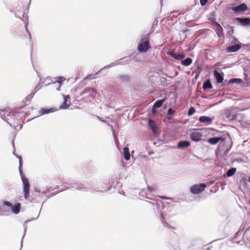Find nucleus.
<instances>
[{
    "label": "nucleus",
    "mask_w": 250,
    "mask_h": 250,
    "mask_svg": "<svg viewBox=\"0 0 250 250\" xmlns=\"http://www.w3.org/2000/svg\"><path fill=\"white\" fill-rule=\"evenodd\" d=\"M0 115L4 120L16 130H20L22 128L21 120L24 116V112L6 109L0 113Z\"/></svg>",
    "instance_id": "f257e3e1"
},
{
    "label": "nucleus",
    "mask_w": 250,
    "mask_h": 250,
    "mask_svg": "<svg viewBox=\"0 0 250 250\" xmlns=\"http://www.w3.org/2000/svg\"><path fill=\"white\" fill-rule=\"evenodd\" d=\"M19 159V169L21 176V178L23 184V192L24 197L25 199H27L29 197V190H30V185L28 182V180L26 178L22 170V157L21 156H17Z\"/></svg>",
    "instance_id": "f03ea898"
},
{
    "label": "nucleus",
    "mask_w": 250,
    "mask_h": 250,
    "mask_svg": "<svg viewBox=\"0 0 250 250\" xmlns=\"http://www.w3.org/2000/svg\"><path fill=\"white\" fill-rule=\"evenodd\" d=\"M21 205L20 203H16L14 206L8 201L3 202L1 206L0 207V214L3 215V211H8L11 208V211L14 214H18L21 210Z\"/></svg>",
    "instance_id": "7ed1b4c3"
},
{
    "label": "nucleus",
    "mask_w": 250,
    "mask_h": 250,
    "mask_svg": "<svg viewBox=\"0 0 250 250\" xmlns=\"http://www.w3.org/2000/svg\"><path fill=\"white\" fill-rule=\"evenodd\" d=\"M149 37L148 35L143 36L138 45L137 49L140 52H146L151 46L149 44Z\"/></svg>",
    "instance_id": "20e7f679"
},
{
    "label": "nucleus",
    "mask_w": 250,
    "mask_h": 250,
    "mask_svg": "<svg viewBox=\"0 0 250 250\" xmlns=\"http://www.w3.org/2000/svg\"><path fill=\"white\" fill-rule=\"evenodd\" d=\"M203 136L202 130L200 129H196L190 133L189 135L190 138L194 142H199L201 140Z\"/></svg>",
    "instance_id": "39448f33"
},
{
    "label": "nucleus",
    "mask_w": 250,
    "mask_h": 250,
    "mask_svg": "<svg viewBox=\"0 0 250 250\" xmlns=\"http://www.w3.org/2000/svg\"><path fill=\"white\" fill-rule=\"evenodd\" d=\"M206 187L205 184L194 185L191 187L190 191L194 194H198L204 191Z\"/></svg>",
    "instance_id": "423d86ee"
},
{
    "label": "nucleus",
    "mask_w": 250,
    "mask_h": 250,
    "mask_svg": "<svg viewBox=\"0 0 250 250\" xmlns=\"http://www.w3.org/2000/svg\"><path fill=\"white\" fill-rule=\"evenodd\" d=\"M248 9L247 5L243 3L238 6L233 7L231 9L236 13H240L246 11Z\"/></svg>",
    "instance_id": "0eeeda50"
},
{
    "label": "nucleus",
    "mask_w": 250,
    "mask_h": 250,
    "mask_svg": "<svg viewBox=\"0 0 250 250\" xmlns=\"http://www.w3.org/2000/svg\"><path fill=\"white\" fill-rule=\"evenodd\" d=\"M96 185L97 190L99 191H106L109 189V186L107 184V182L103 183L102 182L99 181L97 182Z\"/></svg>",
    "instance_id": "6e6552de"
},
{
    "label": "nucleus",
    "mask_w": 250,
    "mask_h": 250,
    "mask_svg": "<svg viewBox=\"0 0 250 250\" xmlns=\"http://www.w3.org/2000/svg\"><path fill=\"white\" fill-rule=\"evenodd\" d=\"M94 93V89L92 88H85L82 93V95L84 98H87L89 97L92 98Z\"/></svg>",
    "instance_id": "1a4fd4ad"
},
{
    "label": "nucleus",
    "mask_w": 250,
    "mask_h": 250,
    "mask_svg": "<svg viewBox=\"0 0 250 250\" xmlns=\"http://www.w3.org/2000/svg\"><path fill=\"white\" fill-rule=\"evenodd\" d=\"M130 60H131V59L129 58H126V57L123 58L119 60H117V61H115V62L111 63V64H109L108 65L106 66L105 67L109 68V67H111L112 66H116L117 65L123 64L122 61H123V60H125L126 62V63H127L128 62L130 61Z\"/></svg>",
    "instance_id": "9d476101"
},
{
    "label": "nucleus",
    "mask_w": 250,
    "mask_h": 250,
    "mask_svg": "<svg viewBox=\"0 0 250 250\" xmlns=\"http://www.w3.org/2000/svg\"><path fill=\"white\" fill-rule=\"evenodd\" d=\"M225 139L222 137H213L208 140V142L211 145H216L220 141H224Z\"/></svg>",
    "instance_id": "9b49d317"
},
{
    "label": "nucleus",
    "mask_w": 250,
    "mask_h": 250,
    "mask_svg": "<svg viewBox=\"0 0 250 250\" xmlns=\"http://www.w3.org/2000/svg\"><path fill=\"white\" fill-rule=\"evenodd\" d=\"M171 57L175 59L176 60H180L184 59L185 57V54H178L174 52H169L168 53Z\"/></svg>",
    "instance_id": "f8f14e48"
},
{
    "label": "nucleus",
    "mask_w": 250,
    "mask_h": 250,
    "mask_svg": "<svg viewBox=\"0 0 250 250\" xmlns=\"http://www.w3.org/2000/svg\"><path fill=\"white\" fill-rule=\"evenodd\" d=\"M214 75L218 83H221L223 81V74L220 73L218 71H214Z\"/></svg>",
    "instance_id": "ddd939ff"
},
{
    "label": "nucleus",
    "mask_w": 250,
    "mask_h": 250,
    "mask_svg": "<svg viewBox=\"0 0 250 250\" xmlns=\"http://www.w3.org/2000/svg\"><path fill=\"white\" fill-rule=\"evenodd\" d=\"M199 121L200 123H205L207 125H210L212 122V119L208 116H201Z\"/></svg>",
    "instance_id": "4468645a"
},
{
    "label": "nucleus",
    "mask_w": 250,
    "mask_h": 250,
    "mask_svg": "<svg viewBox=\"0 0 250 250\" xmlns=\"http://www.w3.org/2000/svg\"><path fill=\"white\" fill-rule=\"evenodd\" d=\"M236 20L240 22V23L243 26L248 25L250 24V19L249 18H237Z\"/></svg>",
    "instance_id": "2eb2a0df"
},
{
    "label": "nucleus",
    "mask_w": 250,
    "mask_h": 250,
    "mask_svg": "<svg viewBox=\"0 0 250 250\" xmlns=\"http://www.w3.org/2000/svg\"><path fill=\"white\" fill-rule=\"evenodd\" d=\"M189 142L186 141H180L177 144V147L180 148H187L190 146Z\"/></svg>",
    "instance_id": "dca6fc26"
},
{
    "label": "nucleus",
    "mask_w": 250,
    "mask_h": 250,
    "mask_svg": "<svg viewBox=\"0 0 250 250\" xmlns=\"http://www.w3.org/2000/svg\"><path fill=\"white\" fill-rule=\"evenodd\" d=\"M124 157L125 160L128 161L130 158L129 148L127 146L125 147L123 149Z\"/></svg>",
    "instance_id": "f3484780"
},
{
    "label": "nucleus",
    "mask_w": 250,
    "mask_h": 250,
    "mask_svg": "<svg viewBox=\"0 0 250 250\" xmlns=\"http://www.w3.org/2000/svg\"><path fill=\"white\" fill-rule=\"evenodd\" d=\"M63 98V102L61 107L63 109H66L69 107V104H67V102L70 99V98L69 95L64 96Z\"/></svg>",
    "instance_id": "a211bd4d"
},
{
    "label": "nucleus",
    "mask_w": 250,
    "mask_h": 250,
    "mask_svg": "<svg viewBox=\"0 0 250 250\" xmlns=\"http://www.w3.org/2000/svg\"><path fill=\"white\" fill-rule=\"evenodd\" d=\"M240 45L239 44H236L228 47V51L229 52H234L238 51L240 48Z\"/></svg>",
    "instance_id": "6ab92c4d"
},
{
    "label": "nucleus",
    "mask_w": 250,
    "mask_h": 250,
    "mask_svg": "<svg viewBox=\"0 0 250 250\" xmlns=\"http://www.w3.org/2000/svg\"><path fill=\"white\" fill-rule=\"evenodd\" d=\"M216 34L218 37H221L223 34V28L218 23H216Z\"/></svg>",
    "instance_id": "aec40b11"
},
{
    "label": "nucleus",
    "mask_w": 250,
    "mask_h": 250,
    "mask_svg": "<svg viewBox=\"0 0 250 250\" xmlns=\"http://www.w3.org/2000/svg\"><path fill=\"white\" fill-rule=\"evenodd\" d=\"M36 91H35L34 93H31L29 94L23 100L24 103H25V104H28L30 103V101L31 99L33 98L34 95L35 94Z\"/></svg>",
    "instance_id": "412c9836"
},
{
    "label": "nucleus",
    "mask_w": 250,
    "mask_h": 250,
    "mask_svg": "<svg viewBox=\"0 0 250 250\" xmlns=\"http://www.w3.org/2000/svg\"><path fill=\"white\" fill-rule=\"evenodd\" d=\"M118 78L121 82H127L129 81L130 77L127 75H120L118 77Z\"/></svg>",
    "instance_id": "4be33fe9"
},
{
    "label": "nucleus",
    "mask_w": 250,
    "mask_h": 250,
    "mask_svg": "<svg viewBox=\"0 0 250 250\" xmlns=\"http://www.w3.org/2000/svg\"><path fill=\"white\" fill-rule=\"evenodd\" d=\"M165 101V99L157 101L154 104L153 108H158L160 107Z\"/></svg>",
    "instance_id": "5701e85b"
},
{
    "label": "nucleus",
    "mask_w": 250,
    "mask_h": 250,
    "mask_svg": "<svg viewBox=\"0 0 250 250\" xmlns=\"http://www.w3.org/2000/svg\"><path fill=\"white\" fill-rule=\"evenodd\" d=\"M192 62V59L190 58H187L184 60L181 61V64L184 66H188Z\"/></svg>",
    "instance_id": "b1692460"
},
{
    "label": "nucleus",
    "mask_w": 250,
    "mask_h": 250,
    "mask_svg": "<svg viewBox=\"0 0 250 250\" xmlns=\"http://www.w3.org/2000/svg\"><path fill=\"white\" fill-rule=\"evenodd\" d=\"M148 125L153 132H154L155 131L156 125H155V123L154 121H153L151 119H149L148 121Z\"/></svg>",
    "instance_id": "393cba45"
},
{
    "label": "nucleus",
    "mask_w": 250,
    "mask_h": 250,
    "mask_svg": "<svg viewBox=\"0 0 250 250\" xmlns=\"http://www.w3.org/2000/svg\"><path fill=\"white\" fill-rule=\"evenodd\" d=\"M236 169L234 167H232L229 169L227 172V175L229 177H230L233 175L236 172Z\"/></svg>",
    "instance_id": "a878e982"
},
{
    "label": "nucleus",
    "mask_w": 250,
    "mask_h": 250,
    "mask_svg": "<svg viewBox=\"0 0 250 250\" xmlns=\"http://www.w3.org/2000/svg\"><path fill=\"white\" fill-rule=\"evenodd\" d=\"M203 88L205 90L210 89L212 88V85L209 82H206L203 83Z\"/></svg>",
    "instance_id": "bb28decb"
},
{
    "label": "nucleus",
    "mask_w": 250,
    "mask_h": 250,
    "mask_svg": "<svg viewBox=\"0 0 250 250\" xmlns=\"http://www.w3.org/2000/svg\"><path fill=\"white\" fill-rule=\"evenodd\" d=\"M42 113L44 114H48L49 113L53 112V108H42L41 109Z\"/></svg>",
    "instance_id": "cd10ccee"
},
{
    "label": "nucleus",
    "mask_w": 250,
    "mask_h": 250,
    "mask_svg": "<svg viewBox=\"0 0 250 250\" xmlns=\"http://www.w3.org/2000/svg\"><path fill=\"white\" fill-rule=\"evenodd\" d=\"M195 112V109L194 107H191L189 108L188 111V115L189 116H191L193 115Z\"/></svg>",
    "instance_id": "c85d7f7f"
},
{
    "label": "nucleus",
    "mask_w": 250,
    "mask_h": 250,
    "mask_svg": "<svg viewBox=\"0 0 250 250\" xmlns=\"http://www.w3.org/2000/svg\"><path fill=\"white\" fill-rule=\"evenodd\" d=\"M230 81L231 83H240L242 82V80L240 79H232Z\"/></svg>",
    "instance_id": "c756f323"
},
{
    "label": "nucleus",
    "mask_w": 250,
    "mask_h": 250,
    "mask_svg": "<svg viewBox=\"0 0 250 250\" xmlns=\"http://www.w3.org/2000/svg\"><path fill=\"white\" fill-rule=\"evenodd\" d=\"M65 80V79L62 77H59L57 78V82L59 83L60 85L63 82H64Z\"/></svg>",
    "instance_id": "7c9ffc66"
},
{
    "label": "nucleus",
    "mask_w": 250,
    "mask_h": 250,
    "mask_svg": "<svg viewBox=\"0 0 250 250\" xmlns=\"http://www.w3.org/2000/svg\"><path fill=\"white\" fill-rule=\"evenodd\" d=\"M175 112V110L172 108H169L167 111V114L168 115H172Z\"/></svg>",
    "instance_id": "2f4dec72"
},
{
    "label": "nucleus",
    "mask_w": 250,
    "mask_h": 250,
    "mask_svg": "<svg viewBox=\"0 0 250 250\" xmlns=\"http://www.w3.org/2000/svg\"><path fill=\"white\" fill-rule=\"evenodd\" d=\"M200 0L201 4L202 6H204V5H206V4L208 2V0Z\"/></svg>",
    "instance_id": "473e14b6"
},
{
    "label": "nucleus",
    "mask_w": 250,
    "mask_h": 250,
    "mask_svg": "<svg viewBox=\"0 0 250 250\" xmlns=\"http://www.w3.org/2000/svg\"><path fill=\"white\" fill-rule=\"evenodd\" d=\"M161 220L163 222V223H165L166 222V219L164 215L161 212Z\"/></svg>",
    "instance_id": "72a5a7b5"
},
{
    "label": "nucleus",
    "mask_w": 250,
    "mask_h": 250,
    "mask_svg": "<svg viewBox=\"0 0 250 250\" xmlns=\"http://www.w3.org/2000/svg\"><path fill=\"white\" fill-rule=\"evenodd\" d=\"M233 33V30L232 28L231 27H230L229 28V30L228 31V34L230 35L232 34Z\"/></svg>",
    "instance_id": "f704fd0d"
},
{
    "label": "nucleus",
    "mask_w": 250,
    "mask_h": 250,
    "mask_svg": "<svg viewBox=\"0 0 250 250\" xmlns=\"http://www.w3.org/2000/svg\"><path fill=\"white\" fill-rule=\"evenodd\" d=\"M232 43H237V42H239L237 40V39L236 38H235V37H233V41H232L231 42Z\"/></svg>",
    "instance_id": "c9c22d12"
},
{
    "label": "nucleus",
    "mask_w": 250,
    "mask_h": 250,
    "mask_svg": "<svg viewBox=\"0 0 250 250\" xmlns=\"http://www.w3.org/2000/svg\"><path fill=\"white\" fill-rule=\"evenodd\" d=\"M147 188H148V190H149L150 191H152V188H151V187H147Z\"/></svg>",
    "instance_id": "e433bc0d"
},
{
    "label": "nucleus",
    "mask_w": 250,
    "mask_h": 250,
    "mask_svg": "<svg viewBox=\"0 0 250 250\" xmlns=\"http://www.w3.org/2000/svg\"><path fill=\"white\" fill-rule=\"evenodd\" d=\"M111 128L112 131L114 132L113 128V127L112 125L111 126Z\"/></svg>",
    "instance_id": "4c0bfd02"
},
{
    "label": "nucleus",
    "mask_w": 250,
    "mask_h": 250,
    "mask_svg": "<svg viewBox=\"0 0 250 250\" xmlns=\"http://www.w3.org/2000/svg\"><path fill=\"white\" fill-rule=\"evenodd\" d=\"M18 11H21V12H22V11H23V10H21V9H18Z\"/></svg>",
    "instance_id": "58836bf2"
},
{
    "label": "nucleus",
    "mask_w": 250,
    "mask_h": 250,
    "mask_svg": "<svg viewBox=\"0 0 250 250\" xmlns=\"http://www.w3.org/2000/svg\"><path fill=\"white\" fill-rule=\"evenodd\" d=\"M249 182H250V177H249Z\"/></svg>",
    "instance_id": "ea45409f"
},
{
    "label": "nucleus",
    "mask_w": 250,
    "mask_h": 250,
    "mask_svg": "<svg viewBox=\"0 0 250 250\" xmlns=\"http://www.w3.org/2000/svg\"><path fill=\"white\" fill-rule=\"evenodd\" d=\"M97 118L100 120V117L99 116H97Z\"/></svg>",
    "instance_id": "a19ab883"
},
{
    "label": "nucleus",
    "mask_w": 250,
    "mask_h": 250,
    "mask_svg": "<svg viewBox=\"0 0 250 250\" xmlns=\"http://www.w3.org/2000/svg\"><path fill=\"white\" fill-rule=\"evenodd\" d=\"M98 72L96 73V74H95V75L98 74Z\"/></svg>",
    "instance_id": "79ce46f5"
},
{
    "label": "nucleus",
    "mask_w": 250,
    "mask_h": 250,
    "mask_svg": "<svg viewBox=\"0 0 250 250\" xmlns=\"http://www.w3.org/2000/svg\"><path fill=\"white\" fill-rule=\"evenodd\" d=\"M249 204H250V201H249Z\"/></svg>",
    "instance_id": "37998d69"
}]
</instances>
